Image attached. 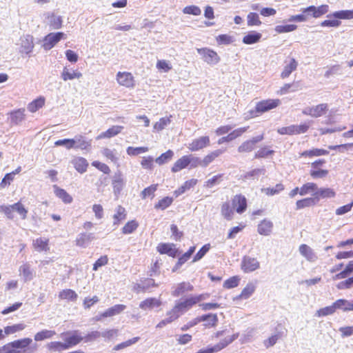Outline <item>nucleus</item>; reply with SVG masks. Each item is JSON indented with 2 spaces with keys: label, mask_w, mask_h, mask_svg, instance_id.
<instances>
[{
  "label": "nucleus",
  "mask_w": 353,
  "mask_h": 353,
  "mask_svg": "<svg viewBox=\"0 0 353 353\" xmlns=\"http://www.w3.org/2000/svg\"><path fill=\"white\" fill-rule=\"evenodd\" d=\"M221 214L228 220L232 218L233 210L229 203H224L221 206Z\"/></svg>",
  "instance_id": "obj_63"
},
{
  "label": "nucleus",
  "mask_w": 353,
  "mask_h": 353,
  "mask_svg": "<svg viewBox=\"0 0 353 353\" xmlns=\"http://www.w3.org/2000/svg\"><path fill=\"white\" fill-rule=\"evenodd\" d=\"M188 166L187 155H184L179 159L173 165L171 170L172 172H177L186 168Z\"/></svg>",
  "instance_id": "obj_40"
},
{
  "label": "nucleus",
  "mask_w": 353,
  "mask_h": 353,
  "mask_svg": "<svg viewBox=\"0 0 353 353\" xmlns=\"http://www.w3.org/2000/svg\"><path fill=\"white\" fill-rule=\"evenodd\" d=\"M55 334L56 332L54 330H43L34 335V340L36 341H41L47 339H50Z\"/></svg>",
  "instance_id": "obj_49"
},
{
  "label": "nucleus",
  "mask_w": 353,
  "mask_h": 353,
  "mask_svg": "<svg viewBox=\"0 0 353 353\" xmlns=\"http://www.w3.org/2000/svg\"><path fill=\"white\" fill-rule=\"evenodd\" d=\"M232 205L236 208L237 213L242 214L247 208L246 198L241 194L236 195L232 200Z\"/></svg>",
  "instance_id": "obj_17"
},
{
  "label": "nucleus",
  "mask_w": 353,
  "mask_h": 353,
  "mask_svg": "<svg viewBox=\"0 0 353 353\" xmlns=\"http://www.w3.org/2000/svg\"><path fill=\"white\" fill-rule=\"evenodd\" d=\"M239 336V333H235L232 334V336L229 337H226L224 339L221 340L218 344L216 345L211 347L210 348L212 349L213 353L217 352L226 346H228L229 344L232 343L234 341H235Z\"/></svg>",
  "instance_id": "obj_22"
},
{
  "label": "nucleus",
  "mask_w": 353,
  "mask_h": 353,
  "mask_svg": "<svg viewBox=\"0 0 353 353\" xmlns=\"http://www.w3.org/2000/svg\"><path fill=\"white\" fill-rule=\"evenodd\" d=\"M247 21L248 26H259L261 24L259 14L256 12H250L247 16Z\"/></svg>",
  "instance_id": "obj_59"
},
{
  "label": "nucleus",
  "mask_w": 353,
  "mask_h": 353,
  "mask_svg": "<svg viewBox=\"0 0 353 353\" xmlns=\"http://www.w3.org/2000/svg\"><path fill=\"white\" fill-rule=\"evenodd\" d=\"M82 77V74L77 71L70 70L67 67H64L61 72V78L63 81L73 80L74 79H79Z\"/></svg>",
  "instance_id": "obj_30"
},
{
  "label": "nucleus",
  "mask_w": 353,
  "mask_h": 353,
  "mask_svg": "<svg viewBox=\"0 0 353 353\" xmlns=\"http://www.w3.org/2000/svg\"><path fill=\"white\" fill-rule=\"evenodd\" d=\"M262 37V34L256 31H251L248 34L243 37V43L248 45H251L259 42Z\"/></svg>",
  "instance_id": "obj_33"
},
{
  "label": "nucleus",
  "mask_w": 353,
  "mask_h": 353,
  "mask_svg": "<svg viewBox=\"0 0 353 353\" xmlns=\"http://www.w3.org/2000/svg\"><path fill=\"white\" fill-rule=\"evenodd\" d=\"M95 239L94 233H80L76 239V245L81 248H86Z\"/></svg>",
  "instance_id": "obj_16"
},
{
  "label": "nucleus",
  "mask_w": 353,
  "mask_h": 353,
  "mask_svg": "<svg viewBox=\"0 0 353 353\" xmlns=\"http://www.w3.org/2000/svg\"><path fill=\"white\" fill-rule=\"evenodd\" d=\"M317 203L318 200H316L314 196L305 198L296 201V210H301L306 207L313 206L315 205Z\"/></svg>",
  "instance_id": "obj_38"
},
{
  "label": "nucleus",
  "mask_w": 353,
  "mask_h": 353,
  "mask_svg": "<svg viewBox=\"0 0 353 353\" xmlns=\"http://www.w3.org/2000/svg\"><path fill=\"white\" fill-rule=\"evenodd\" d=\"M157 184H153L150 186L145 188L141 193V196L143 199H146L147 197L151 196L152 198L154 196V192L157 190Z\"/></svg>",
  "instance_id": "obj_55"
},
{
  "label": "nucleus",
  "mask_w": 353,
  "mask_h": 353,
  "mask_svg": "<svg viewBox=\"0 0 353 353\" xmlns=\"http://www.w3.org/2000/svg\"><path fill=\"white\" fill-rule=\"evenodd\" d=\"M241 267L245 273H250L258 270L260 263L256 258L245 256L242 259Z\"/></svg>",
  "instance_id": "obj_6"
},
{
  "label": "nucleus",
  "mask_w": 353,
  "mask_h": 353,
  "mask_svg": "<svg viewBox=\"0 0 353 353\" xmlns=\"http://www.w3.org/2000/svg\"><path fill=\"white\" fill-rule=\"evenodd\" d=\"M210 143L209 137L203 136L192 140V141L188 144V148L190 151L196 152L208 146Z\"/></svg>",
  "instance_id": "obj_12"
},
{
  "label": "nucleus",
  "mask_w": 353,
  "mask_h": 353,
  "mask_svg": "<svg viewBox=\"0 0 353 353\" xmlns=\"http://www.w3.org/2000/svg\"><path fill=\"white\" fill-rule=\"evenodd\" d=\"M273 223L271 221L263 219L259 225L257 231L261 235L268 236L271 234Z\"/></svg>",
  "instance_id": "obj_23"
},
{
  "label": "nucleus",
  "mask_w": 353,
  "mask_h": 353,
  "mask_svg": "<svg viewBox=\"0 0 353 353\" xmlns=\"http://www.w3.org/2000/svg\"><path fill=\"white\" fill-rule=\"evenodd\" d=\"M32 340L30 338H24L15 340L11 343L14 347L17 348V350H19L28 347L32 343Z\"/></svg>",
  "instance_id": "obj_57"
},
{
  "label": "nucleus",
  "mask_w": 353,
  "mask_h": 353,
  "mask_svg": "<svg viewBox=\"0 0 353 353\" xmlns=\"http://www.w3.org/2000/svg\"><path fill=\"white\" fill-rule=\"evenodd\" d=\"M196 183L197 180L194 179L185 181L183 185L174 191V194L176 196H178L183 194L187 190H190L191 188L194 186Z\"/></svg>",
  "instance_id": "obj_43"
},
{
  "label": "nucleus",
  "mask_w": 353,
  "mask_h": 353,
  "mask_svg": "<svg viewBox=\"0 0 353 353\" xmlns=\"http://www.w3.org/2000/svg\"><path fill=\"white\" fill-rule=\"evenodd\" d=\"M174 156V152L171 150H168L165 152L161 154L155 159V162L159 165H163L168 162Z\"/></svg>",
  "instance_id": "obj_52"
},
{
  "label": "nucleus",
  "mask_w": 353,
  "mask_h": 353,
  "mask_svg": "<svg viewBox=\"0 0 353 353\" xmlns=\"http://www.w3.org/2000/svg\"><path fill=\"white\" fill-rule=\"evenodd\" d=\"M148 147H137L134 148L132 146H129L126 152L130 156H137L141 153H144L148 151Z\"/></svg>",
  "instance_id": "obj_61"
},
{
  "label": "nucleus",
  "mask_w": 353,
  "mask_h": 353,
  "mask_svg": "<svg viewBox=\"0 0 353 353\" xmlns=\"http://www.w3.org/2000/svg\"><path fill=\"white\" fill-rule=\"evenodd\" d=\"M19 272L25 282L32 280L35 276V272L32 269L29 263H26L21 265Z\"/></svg>",
  "instance_id": "obj_14"
},
{
  "label": "nucleus",
  "mask_w": 353,
  "mask_h": 353,
  "mask_svg": "<svg viewBox=\"0 0 353 353\" xmlns=\"http://www.w3.org/2000/svg\"><path fill=\"white\" fill-rule=\"evenodd\" d=\"M170 117H162L159 119V121L156 122L154 125V129L157 131L163 130L166 126H168L170 123Z\"/></svg>",
  "instance_id": "obj_54"
},
{
  "label": "nucleus",
  "mask_w": 353,
  "mask_h": 353,
  "mask_svg": "<svg viewBox=\"0 0 353 353\" xmlns=\"http://www.w3.org/2000/svg\"><path fill=\"white\" fill-rule=\"evenodd\" d=\"M123 128V127L120 125L112 126V128L108 129L106 131L101 133L98 136L97 139H100L104 138H111L112 137H114L117 135L119 133H120Z\"/></svg>",
  "instance_id": "obj_35"
},
{
  "label": "nucleus",
  "mask_w": 353,
  "mask_h": 353,
  "mask_svg": "<svg viewBox=\"0 0 353 353\" xmlns=\"http://www.w3.org/2000/svg\"><path fill=\"white\" fill-rule=\"evenodd\" d=\"M138 223L134 220L128 221L122 228V232L125 234H131L138 228Z\"/></svg>",
  "instance_id": "obj_58"
},
{
  "label": "nucleus",
  "mask_w": 353,
  "mask_h": 353,
  "mask_svg": "<svg viewBox=\"0 0 353 353\" xmlns=\"http://www.w3.org/2000/svg\"><path fill=\"white\" fill-rule=\"evenodd\" d=\"M263 138V134H261L244 141L238 148L239 152H249L252 151L255 148L256 144L261 141Z\"/></svg>",
  "instance_id": "obj_11"
},
{
  "label": "nucleus",
  "mask_w": 353,
  "mask_h": 353,
  "mask_svg": "<svg viewBox=\"0 0 353 353\" xmlns=\"http://www.w3.org/2000/svg\"><path fill=\"white\" fill-rule=\"evenodd\" d=\"M239 281H240V278L239 276H232V277L229 278L228 279H227L226 281H225V282L223 283V288H225L226 289L234 288L239 285Z\"/></svg>",
  "instance_id": "obj_62"
},
{
  "label": "nucleus",
  "mask_w": 353,
  "mask_h": 353,
  "mask_svg": "<svg viewBox=\"0 0 353 353\" xmlns=\"http://www.w3.org/2000/svg\"><path fill=\"white\" fill-rule=\"evenodd\" d=\"M256 290V285L252 282H249L246 286L243 289L241 293L234 297V301H237L240 299H249L252 294Z\"/></svg>",
  "instance_id": "obj_20"
},
{
  "label": "nucleus",
  "mask_w": 353,
  "mask_h": 353,
  "mask_svg": "<svg viewBox=\"0 0 353 353\" xmlns=\"http://www.w3.org/2000/svg\"><path fill=\"white\" fill-rule=\"evenodd\" d=\"M284 328H283L280 325L276 327V334L272 335L267 340H265L263 342L264 345L266 348L274 346L278 340L281 338L284 334Z\"/></svg>",
  "instance_id": "obj_15"
},
{
  "label": "nucleus",
  "mask_w": 353,
  "mask_h": 353,
  "mask_svg": "<svg viewBox=\"0 0 353 353\" xmlns=\"http://www.w3.org/2000/svg\"><path fill=\"white\" fill-rule=\"evenodd\" d=\"M225 152V150L219 149L216 150L211 153L206 155L202 160V167H207L210 163H212L216 157H219L221 154Z\"/></svg>",
  "instance_id": "obj_36"
},
{
  "label": "nucleus",
  "mask_w": 353,
  "mask_h": 353,
  "mask_svg": "<svg viewBox=\"0 0 353 353\" xmlns=\"http://www.w3.org/2000/svg\"><path fill=\"white\" fill-rule=\"evenodd\" d=\"M117 81L118 83L126 88H133L135 81L132 74L127 72H119L117 74Z\"/></svg>",
  "instance_id": "obj_9"
},
{
  "label": "nucleus",
  "mask_w": 353,
  "mask_h": 353,
  "mask_svg": "<svg viewBox=\"0 0 353 353\" xmlns=\"http://www.w3.org/2000/svg\"><path fill=\"white\" fill-rule=\"evenodd\" d=\"M55 195L62 200L65 203H70L72 201V197L63 189L58 187L57 185H53Z\"/></svg>",
  "instance_id": "obj_29"
},
{
  "label": "nucleus",
  "mask_w": 353,
  "mask_h": 353,
  "mask_svg": "<svg viewBox=\"0 0 353 353\" xmlns=\"http://www.w3.org/2000/svg\"><path fill=\"white\" fill-rule=\"evenodd\" d=\"M59 297L61 299H66L71 301H74L77 299V293L70 289L63 290L59 292Z\"/></svg>",
  "instance_id": "obj_45"
},
{
  "label": "nucleus",
  "mask_w": 353,
  "mask_h": 353,
  "mask_svg": "<svg viewBox=\"0 0 353 353\" xmlns=\"http://www.w3.org/2000/svg\"><path fill=\"white\" fill-rule=\"evenodd\" d=\"M299 252L301 255L310 261H314L316 259V256L312 249L306 244H302L299 246Z\"/></svg>",
  "instance_id": "obj_32"
},
{
  "label": "nucleus",
  "mask_w": 353,
  "mask_h": 353,
  "mask_svg": "<svg viewBox=\"0 0 353 353\" xmlns=\"http://www.w3.org/2000/svg\"><path fill=\"white\" fill-rule=\"evenodd\" d=\"M126 306L123 304H117L108 308L101 314V317H110L120 314L125 309Z\"/></svg>",
  "instance_id": "obj_31"
},
{
  "label": "nucleus",
  "mask_w": 353,
  "mask_h": 353,
  "mask_svg": "<svg viewBox=\"0 0 353 353\" xmlns=\"http://www.w3.org/2000/svg\"><path fill=\"white\" fill-rule=\"evenodd\" d=\"M338 310H341L343 312L353 311V300H347L344 299H340L336 301Z\"/></svg>",
  "instance_id": "obj_37"
},
{
  "label": "nucleus",
  "mask_w": 353,
  "mask_h": 353,
  "mask_svg": "<svg viewBox=\"0 0 353 353\" xmlns=\"http://www.w3.org/2000/svg\"><path fill=\"white\" fill-rule=\"evenodd\" d=\"M297 66V61L294 58H292L290 62L286 63L284 66V69L281 72V77L283 79L288 77L293 71L296 70Z\"/></svg>",
  "instance_id": "obj_34"
},
{
  "label": "nucleus",
  "mask_w": 353,
  "mask_h": 353,
  "mask_svg": "<svg viewBox=\"0 0 353 353\" xmlns=\"http://www.w3.org/2000/svg\"><path fill=\"white\" fill-rule=\"evenodd\" d=\"M335 192L334 190L327 188H318L315 192L312 194V196L316 198V200H319L320 198L325 199V198H332L335 196Z\"/></svg>",
  "instance_id": "obj_24"
},
{
  "label": "nucleus",
  "mask_w": 353,
  "mask_h": 353,
  "mask_svg": "<svg viewBox=\"0 0 353 353\" xmlns=\"http://www.w3.org/2000/svg\"><path fill=\"white\" fill-rule=\"evenodd\" d=\"M48 242V239L40 237L33 240L32 245L34 250L39 252H47L49 250Z\"/></svg>",
  "instance_id": "obj_27"
},
{
  "label": "nucleus",
  "mask_w": 353,
  "mask_h": 353,
  "mask_svg": "<svg viewBox=\"0 0 353 353\" xmlns=\"http://www.w3.org/2000/svg\"><path fill=\"white\" fill-rule=\"evenodd\" d=\"M116 212L113 216L114 225H119V223L126 218L125 209L121 205H118L115 210Z\"/></svg>",
  "instance_id": "obj_41"
},
{
  "label": "nucleus",
  "mask_w": 353,
  "mask_h": 353,
  "mask_svg": "<svg viewBox=\"0 0 353 353\" xmlns=\"http://www.w3.org/2000/svg\"><path fill=\"white\" fill-rule=\"evenodd\" d=\"M329 154V152L326 150L323 149H312L310 150L303 151L301 153V157H319L322 155H327Z\"/></svg>",
  "instance_id": "obj_47"
},
{
  "label": "nucleus",
  "mask_w": 353,
  "mask_h": 353,
  "mask_svg": "<svg viewBox=\"0 0 353 353\" xmlns=\"http://www.w3.org/2000/svg\"><path fill=\"white\" fill-rule=\"evenodd\" d=\"M317 190V185L314 183H307L300 188L299 194L301 196L306 195L309 193H314Z\"/></svg>",
  "instance_id": "obj_48"
},
{
  "label": "nucleus",
  "mask_w": 353,
  "mask_h": 353,
  "mask_svg": "<svg viewBox=\"0 0 353 353\" xmlns=\"http://www.w3.org/2000/svg\"><path fill=\"white\" fill-rule=\"evenodd\" d=\"M194 287L188 282H182L176 286L175 290L172 292L173 296L178 297L183 294L186 292L192 291Z\"/></svg>",
  "instance_id": "obj_26"
},
{
  "label": "nucleus",
  "mask_w": 353,
  "mask_h": 353,
  "mask_svg": "<svg viewBox=\"0 0 353 353\" xmlns=\"http://www.w3.org/2000/svg\"><path fill=\"white\" fill-rule=\"evenodd\" d=\"M301 14L291 16L288 21L290 22H305L307 21L310 17V13L305 12V8L301 9Z\"/></svg>",
  "instance_id": "obj_53"
},
{
  "label": "nucleus",
  "mask_w": 353,
  "mask_h": 353,
  "mask_svg": "<svg viewBox=\"0 0 353 353\" xmlns=\"http://www.w3.org/2000/svg\"><path fill=\"white\" fill-rule=\"evenodd\" d=\"M336 301L332 303V305L330 306H327L323 308H321L317 311V316H325L327 315L332 314L335 312L337 308V305H336Z\"/></svg>",
  "instance_id": "obj_46"
},
{
  "label": "nucleus",
  "mask_w": 353,
  "mask_h": 353,
  "mask_svg": "<svg viewBox=\"0 0 353 353\" xmlns=\"http://www.w3.org/2000/svg\"><path fill=\"white\" fill-rule=\"evenodd\" d=\"M112 185L114 194L118 196L125 186V181L121 171L118 170L112 176Z\"/></svg>",
  "instance_id": "obj_8"
},
{
  "label": "nucleus",
  "mask_w": 353,
  "mask_h": 353,
  "mask_svg": "<svg viewBox=\"0 0 353 353\" xmlns=\"http://www.w3.org/2000/svg\"><path fill=\"white\" fill-rule=\"evenodd\" d=\"M19 52L28 54L32 52L34 48L33 37L30 34L23 35L20 38Z\"/></svg>",
  "instance_id": "obj_10"
},
{
  "label": "nucleus",
  "mask_w": 353,
  "mask_h": 353,
  "mask_svg": "<svg viewBox=\"0 0 353 353\" xmlns=\"http://www.w3.org/2000/svg\"><path fill=\"white\" fill-rule=\"evenodd\" d=\"M64 33L52 32L44 37L43 47L45 50L52 49L63 37Z\"/></svg>",
  "instance_id": "obj_7"
},
{
  "label": "nucleus",
  "mask_w": 353,
  "mask_h": 353,
  "mask_svg": "<svg viewBox=\"0 0 353 353\" xmlns=\"http://www.w3.org/2000/svg\"><path fill=\"white\" fill-rule=\"evenodd\" d=\"M197 52L201 56L202 59L210 65H216L220 61L217 53L208 48H197Z\"/></svg>",
  "instance_id": "obj_4"
},
{
  "label": "nucleus",
  "mask_w": 353,
  "mask_h": 353,
  "mask_svg": "<svg viewBox=\"0 0 353 353\" xmlns=\"http://www.w3.org/2000/svg\"><path fill=\"white\" fill-rule=\"evenodd\" d=\"M327 110L328 105L327 103H320L316 105L305 107L302 110V114L314 118H318L326 114Z\"/></svg>",
  "instance_id": "obj_3"
},
{
  "label": "nucleus",
  "mask_w": 353,
  "mask_h": 353,
  "mask_svg": "<svg viewBox=\"0 0 353 353\" xmlns=\"http://www.w3.org/2000/svg\"><path fill=\"white\" fill-rule=\"evenodd\" d=\"M333 17L339 19H353V10H339L327 15V17Z\"/></svg>",
  "instance_id": "obj_39"
},
{
  "label": "nucleus",
  "mask_w": 353,
  "mask_h": 353,
  "mask_svg": "<svg viewBox=\"0 0 353 353\" xmlns=\"http://www.w3.org/2000/svg\"><path fill=\"white\" fill-rule=\"evenodd\" d=\"M161 305L160 299L156 298H148L139 303V307L143 310H152L158 307Z\"/></svg>",
  "instance_id": "obj_21"
},
{
  "label": "nucleus",
  "mask_w": 353,
  "mask_h": 353,
  "mask_svg": "<svg viewBox=\"0 0 353 353\" xmlns=\"http://www.w3.org/2000/svg\"><path fill=\"white\" fill-rule=\"evenodd\" d=\"M157 250L160 254H166L172 257H174L177 253L174 244L160 243L157 247Z\"/></svg>",
  "instance_id": "obj_25"
},
{
  "label": "nucleus",
  "mask_w": 353,
  "mask_h": 353,
  "mask_svg": "<svg viewBox=\"0 0 353 353\" xmlns=\"http://www.w3.org/2000/svg\"><path fill=\"white\" fill-rule=\"evenodd\" d=\"M67 335L66 337L63 338L64 344L67 345L66 350H68L81 343L83 338L81 333L78 330L73 331L72 332H67L61 334V336Z\"/></svg>",
  "instance_id": "obj_5"
},
{
  "label": "nucleus",
  "mask_w": 353,
  "mask_h": 353,
  "mask_svg": "<svg viewBox=\"0 0 353 353\" xmlns=\"http://www.w3.org/2000/svg\"><path fill=\"white\" fill-rule=\"evenodd\" d=\"M44 105V99L39 98L30 103L28 109L31 112H35Z\"/></svg>",
  "instance_id": "obj_56"
},
{
  "label": "nucleus",
  "mask_w": 353,
  "mask_h": 353,
  "mask_svg": "<svg viewBox=\"0 0 353 353\" xmlns=\"http://www.w3.org/2000/svg\"><path fill=\"white\" fill-rule=\"evenodd\" d=\"M173 202V198L170 196H165L159 201L157 203L154 205V208L157 210H164L168 208Z\"/></svg>",
  "instance_id": "obj_51"
},
{
  "label": "nucleus",
  "mask_w": 353,
  "mask_h": 353,
  "mask_svg": "<svg viewBox=\"0 0 353 353\" xmlns=\"http://www.w3.org/2000/svg\"><path fill=\"white\" fill-rule=\"evenodd\" d=\"M353 272V260L350 261L348 264L346 265L345 269L336 274L333 279L334 280L342 279L347 277L350 274Z\"/></svg>",
  "instance_id": "obj_42"
},
{
  "label": "nucleus",
  "mask_w": 353,
  "mask_h": 353,
  "mask_svg": "<svg viewBox=\"0 0 353 353\" xmlns=\"http://www.w3.org/2000/svg\"><path fill=\"white\" fill-rule=\"evenodd\" d=\"M249 127H243V128H239L238 129H236L233 130L232 132L228 134L227 136L223 137L219 139L218 143L222 144L225 142H230L236 138L240 137L242 134H243L246 130H248Z\"/></svg>",
  "instance_id": "obj_18"
},
{
  "label": "nucleus",
  "mask_w": 353,
  "mask_h": 353,
  "mask_svg": "<svg viewBox=\"0 0 353 353\" xmlns=\"http://www.w3.org/2000/svg\"><path fill=\"white\" fill-rule=\"evenodd\" d=\"M102 154L107 159L110 160L114 164L117 165V166L119 165V157H118L117 154L115 152V150H112L109 148H105V149H103Z\"/></svg>",
  "instance_id": "obj_50"
},
{
  "label": "nucleus",
  "mask_w": 353,
  "mask_h": 353,
  "mask_svg": "<svg viewBox=\"0 0 353 353\" xmlns=\"http://www.w3.org/2000/svg\"><path fill=\"white\" fill-rule=\"evenodd\" d=\"M74 149L88 150L91 146V140L82 135H77L73 138Z\"/></svg>",
  "instance_id": "obj_19"
},
{
  "label": "nucleus",
  "mask_w": 353,
  "mask_h": 353,
  "mask_svg": "<svg viewBox=\"0 0 353 353\" xmlns=\"http://www.w3.org/2000/svg\"><path fill=\"white\" fill-rule=\"evenodd\" d=\"M203 299H204L203 294H199V295H195V296L191 295L189 297H188L183 300L176 301L175 302V303L179 307V308L181 310V312H182V314H184L186 311L190 310L194 305L200 302Z\"/></svg>",
  "instance_id": "obj_2"
},
{
  "label": "nucleus",
  "mask_w": 353,
  "mask_h": 353,
  "mask_svg": "<svg viewBox=\"0 0 353 353\" xmlns=\"http://www.w3.org/2000/svg\"><path fill=\"white\" fill-rule=\"evenodd\" d=\"M25 110L24 109H19L15 110L10 114V120L11 122L14 124H19L24 119L25 116Z\"/></svg>",
  "instance_id": "obj_44"
},
{
  "label": "nucleus",
  "mask_w": 353,
  "mask_h": 353,
  "mask_svg": "<svg viewBox=\"0 0 353 353\" xmlns=\"http://www.w3.org/2000/svg\"><path fill=\"white\" fill-rule=\"evenodd\" d=\"M297 28V26L294 24H287V25H279L275 27V31L277 33H285L295 30Z\"/></svg>",
  "instance_id": "obj_60"
},
{
  "label": "nucleus",
  "mask_w": 353,
  "mask_h": 353,
  "mask_svg": "<svg viewBox=\"0 0 353 353\" xmlns=\"http://www.w3.org/2000/svg\"><path fill=\"white\" fill-rule=\"evenodd\" d=\"M329 11V6L327 5H321L319 7L310 6L305 8V12L310 13V17L319 18L322 15L326 14Z\"/></svg>",
  "instance_id": "obj_13"
},
{
  "label": "nucleus",
  "mask_w": 353,
  "mask_h": 353,
  "mask_svg": "<svg viewBox=\"0 0 353 353\" xmlns=\"http://www.w3.org/2000/svg\"><path fill=\"white\" fill-rule=\"evenodd\" d=\"M0 353H21V351L17 350L10 342L0 347Z\"/></svg>",
  "instance_id": "obj_64"
},
{
  "label": "nucleus",
  "mask_w": 353,
  "mask_h": 353,
  "mask_svg": "<svg viewBox=\"0 0 353 353\" xmlns=\"http://www.w3.org/2000/svg\"><path fill=\"white\" fill-rule=\"evenodd\" d=\"M281 101L279 99H266L256 103L255 109L250 111L251 117L258 116V114H262L276 108Z\"/></svg>",
  "instance_id": "obj_1"
},
{
  "label": "nucleus",
  "mask_w": 353,
  "mask_h": 353,
  "mask_svg": "<svg viewBox=\"0 0 353 353\" xmlns=\"http://www.w3.org/2000/svg\"><path fill=\"white\" fill-rule=\"evenodd\" d=\"M76 170L82 174L86 172L88 166L87 160L83 157H77L72 161Z\"/></svg>",
  "instance_id": "obj_28"
}]
</instances>
